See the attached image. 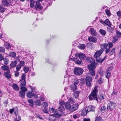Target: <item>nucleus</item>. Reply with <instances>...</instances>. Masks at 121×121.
I'll list each match as a JSON object with an SVG mask.
<instances>
[{
	"label": "nucleus",
	"mask_w": 121,
	"mask_h": 121,
	"mask_svg": "<svg viewBox=\"0 0 121 121\" xmlns=\"http://www.w3.org/2000/svg\"><path fill=\"white\" fill-rule=\"evenodd\" d=\"M97 88L98 86H95L94 89L92 91L91 93L89 94L88 96L89 100H95L98 102H99L98 99L99 95L97 94L98 91Z\"/></svg>",
	"instance_id": "obj_1"
},
{
	"label": "nucleus",
	"mask_w": 121,
	"mask_h": 121,
	"mask_svg": "<svg viewBox=\"0 0 121 121\" xmlns=\"http://www.w3.org/2000/svg\"><path fill=\"white\" fill-rule=\"evenodd\" d=\"M116 104L114 102L110 101L108 103L107 105V109L108 111H112L115 108Z\"/></svg>",
	"instance_id": "obj_2"
},
{
	"label": "nucleus",
	"mask_w": 121,
	"mask_h": 121,
	"mask_svg": "<svg viewBox=\"0 0 121 121\" xmlns=\"http://www.w3.org/2000/svg\"><path fill=\"white\" fill-rule=\"evenodd\" d=\"M83 71V70L82 69L79 68L75 67L73 70L74 73L78 75L82 74Z\"/></svg>",
	"instance_id": "obj_3"
},
{
	"label": "nucleus",
	"mask_w": 121,
	"mask_h": 121,
	"mask_svg": "<svg viewBox=\"0 0 121 121\" xmlns=\"http://www.w3.org/2000/svg\"><path fill=\"white\" fill-rule=\"evenodd\" d=\"M36 4L34 8L35 9L38 10L39 9H41L43 8L41 5V3L39 1H37L35 2Z\"/></svg>",
	"instance_id": "obj_4"
},
{
	"label": "nucleus",
	"mask_w": 121,
	"mask_h": 121,
	"mask_svg": "<svg viewBox=\"0 0 121 121\" xmlns=\"http://www.w3.org/2000/svg\"><path fill=\"white\" fill-rule=\"evenodd\" d=\"M50 112H52L55 115H56V117H60L61 115L59 114L58 112V111L57 110L53 108H52L51 110H50Z\"/></svg>",
	"instance_id": "obj_5"
},
{
	"label": "nucleus",
	"mask_w": 121,
	"mask_h": 121,
	"mask_svg": "<svg viewBox=\"0 0 121 121\" xmlns=\"http://www.w3.org/2000/svg\"><path fill=\"white\" fill-rule=\"evenodd\" d=\"M112 69V67H109L107 70L106 73L105 74V76L108 79L110 77L111 75V70Z\"/></svg>",
	"instance_id": "obj_6"
},
{
	"label": "nucleus",
	"mask_w": 121,
	"mask_h": 121,
	"mask_svg": "<svg viewBox=\"0 0 121 121\" xmlns=\"http://www.w3.org/2000/svg\"><path fill=\"white\" fill-rule=\"evenodd\" d=\"M86 111L88 112H94L95 111L94 107L92 105H90L88 107H86Z\"/></svg>",
	"instance_id": "obj_7"
},
{
	"label": "nucleus",
	"mask_w": 121,
	"mask_h": 121,
	"mask_svg": "<svg viewBox=\"0 0 121 121\" xmlns=\"http://www.w3.org/2000/svg\"><path fill=\"white\" fill-rule=\"evenodd\" d=\"M78 106L77 104L72 105L69 110L71 111H74L77 109Z\"/></svg>",
	"instance_id": "obj_8"
},
{
	"label": "nucleus",
	"mask_w": 121,
	"mask_h": 121,
	"mask_svg": "<svg viewBox=\"0 0 121 121\" xmlns=\"http://www.w3.org/2000/svg\"><path fill=\"white\" fill-rule=\"evenodd\" d=\"M106 57V55L103 58H102L100 56L97 57V58H96V61L98 63H101L105 60Z\"/></svg>",
	"instance_id": "obj_9"
},
{
	"label": "nucleus",
	"mask_w": 121,
	"mask_h": 121,
	"mask_svg": "<svg viewBox=\"0 0 121 121\" xmlns=\"http://www.w3.org/2000/svg\"><path fill=\"white\" fill-rule=\"evenodd\" d=\"M108 46V45L107 43H104L101 44L100 45L101 49L100 50H101L102 52H103L104 51V49H106Z\"/></svg>",
	"instance_id": "obj_10"
},
{
	"label": "nucleus",
	"mask_w": 121,
	"mask_h": 121,
	"mask_svg": "<svg viewBox=\"0 0 121 121\" xmlns=\"http://www.w3.org/2000/svg\"><path fill=\"white\" fill-rule=\"evenodd\" d=\"M103 52H102L101 50H100L98 51H97L95 53V54L94 55V57L95 58H97V57L100 56L101 54Z\"/></svg>",
	"instance_id": "obj_11"
},
{
	"label": "nucleus",
	"mask_w": 121,
	"mask_h": 121,
	"mask_svg": "<svg viewBox=\"0 0 121 121\" xmlns=\"http://www.w3.org/2000/svg\"><path fill=\"white\" fill-rule=\"evenodd\" d=\"M88 40L90 42L93 43H96L97 41L96 38L93 37H90L88 38Z\"/></svg>",
	"instance_id": "obj_12"
},
{
	"label": "nucleus",
	"mask_w": 121,
	"mask_h": 121,
	"mask_svg": "<svg viewBox=\"0 0 121 121\" xmlns=\"http://www.w3.org/2000/svg\"><path fill=\"white\" fill-rule=\"evenodd\" d=\"M35 95V94L30 91L27 92L26 94L27 97L30 98H32Z\"/></svg>",
	"instance_id": "obj_13"
},
{
	"label": "nucleus",
	"mask_w": 121,
	"mask_h": 121,
	"mask_svg": "<svg viewBox=\"0 0 121 121\" xmlns=\"http://www.w3.org/2000/svg\"><path fill=\"white\" fill-rule=\"evenodd\" d=\"M86 60L87 62L92 64L95 63V60L94 58L91 57H87Z\"/></svg>",
	"instance_id": "obj_14"
},
{
	"label": "nucleus",
	"mask_w": 121,
	"mask_h": 121,
	"mask_svg": "<svg viewBox=\"0 0 121 121\" xmlns=\"http://www.w3.org/2000/svg\"><path fill=\"white\" fill-rule=\"evenodd\" d=\"M9 3L7 0H2V5L5 7L8 6Z\"/></svg>",
	"instance_id": "obj_15"
},
{
	"label": "nucleus",
	"mask_w": 121,
	"mask_h": 121,
	"mask_svg": "<svg viewBox=\"0 0 121 121\" xmlns=\"http://www.w3.org/2000/svg\"><path fill=\"white\" fill-rule=\"evenodd\" d=\"M10 71L9 70H8L7 72H5L4 73V76L7 79H9L11 78V75Z\"/></svg>",
	"instance_id": "obj_16"
},
{
	"label": "nucleus",
	"mask_w": 121,
	"mask_h": 121,
	"mask_svg": "<svg viewBox=\"0 0 121 121\" xmlns=\"http://www.w3.org/2000/svg\"><path fill=\"white\" fill-rule=\"evenodd\" d=\"M55 116L51 115L49 116L48 118L49 120L50 121H55L56 120V118H57Z\"/></svg>",
	"instance_id": "obj_17"
},
{
	"label": "nucleus",
	"mask_w": 121,
	"mask_h": 121,
	"mask_svg": "<svg viewBox=\"0 0 121 121\" xmlns=\"http://www.w3.org/2000/svg\"><path fill=\"white\" fill-rule=\"evenodd\" d=\"M87 67L89 70H94L96 68V66L93 64H91L90 65H88Z\"/></svg>",
	"instance_id": "obj_18"
},
{
	"label": "nucleus",
	"mask_w": 121,
	"mask_h": 121,
	"mask_svg": "<svg viewBox=\"0 0 121 121\" xmlns=\"http://www.w3.org/2000/svg\"><path fill=\"white\" fill-rule=\"evenodd\" d=\"M64 105L65 106V108L69 110L71 106V105L70 103L68 102H67L65 103Z\"/></svg>",
	"instance_id": "obj_19"
},
{
	"label": "nucleus",
	"mask_w": 121,
	"mask_h": 121,
	"mask_svg": "<svg viewBox=\"0 0 121 121\" xmlns=\"http://www.w3.org/2000/svg\"><path fill=\"white\" fill-rule=\"evenodd\" d=\"M90 31L92 35L95 36L97 34V33L93 28H91L90 29Z\"/></svg>",
	"instance_id": "obj_20"
},
{
	"label": "nucleus",
	"mask_w": 121,
	"mask_h": 121,
	"mask_svg": "<svg viewBox=\"0 0 121 121\" xmlns=\"http://www.w3.org/2000/svg\"><path fill=\"white\" fill-rule=\"evenodd\" d=\"M78 56L80 58L83 60H85L86 58V56L84 54L81 53H79L78 55Z\"/></svg>",
	"instance_id": "obj_21"
},
{
	"label": "nucleus",
	"mask_w": 121,
	"mask_h": 121,
	"mask_svg": "<svg viewBox=\"0 0 121 121\" xmlns=\"http://www.w3.org/2000/svg\"><path fill=\"white\" fill-rule=\"evenodd\" d=\"M75 102L74 99L72 97H70L69 98L68 101L69 103L71 104L74 103Z\"/></svg>",
	"instance_id": "obj_22"
},
{
	"label": "nucleus",
	"mask_w": 121,
	"mask_h": 121,
	"mask_svg": "<svg viewBox=\"0 0 121 121\" xmlns=\"http://www.w3.org/2000/svg\"><path fill=\"white\" fill-rule=\"evenodd\" d=\"M17 63V62L16 61H12L10 64L11 68H12L15 67L16 66Z\"/></svg>",
	"instance_id": "obj_23"
},
{
	"label": "nucleus",
	"mask_w": 121,
	"mask_h": 121,
	"mask_svg": "<svg viewBox=\"0 0 121 121\" xmlns=\"http://www.w3.org/2000/svg\"><path fill=\"white\" fill-rule=\"evenodd\" d=\"M86 107L85 109L82 110L81 112V114L83 116H86L87 114V113L89 112L86 110Z\"/></svg>",
	"instance_id": "obj_24"
},
{
	"label": "nucleus",
	"mask_w": 121,
	"mask_h": 121,
	"mask_svg": "<svg viewBox=\"0 0 121 121\" xmlns=\"http://www.w3.org/2000/svg\"><path fill=\"white\" fill-rule=\"evenodd\" d=\"M64 105L62 104L60 105L58 108L59 110L61 112H62L64 111L65 108Z\"/></svg>",
	"instance_id": "obj_25"
},
{
	"label": "nucleus",
	"mask_w": 121,
	"mask_h": 121,
	"mask_svg": "<svg viewBox=\"0 0 121 121\" xmlns=\"http://www.w3.org/2000/svg\"><path fill=\"white\" fill-rule=\"evenodd\" d=\"M104 23V24L108 26H110L112 25L111 23L108 19H107L105 20Z\"/></svg>",
	"instance_id": "obj_26"
},
{
	"label": "nucleus",
	"mask_w": 121,
	"mask_h": 121,
	"mask_svg": "<svg viewBox=\"0 0 121 121\" xmlns=\"http://www.w3.org/2000/svg\"><path fill=\"white\" fill-rule=\"evenodd\" d=\"M89 73L90 74L91 76H94L95 74V71L94 70H89Z\"/></svg>",
	"instance_id": "obj_27"
},
{
	"label": "nucleus",
	"mask_w": 121,
	"mask_h": 121,
	"mask_svg": "<svg viewBox=\"0 0 121 121\" xmlns=\"http://www.w3.org/2000/svg\"><path fill=\"white\" fill-rule=\"evenodd\" d=\"M78 47L81 49L84 50L86 46L84 44H80L79 45Z\"/></svg>",
	"instance_id": "obj_28"
},
{
	"label": "nucleus",
	"mask_w": 121,
	"mask_h": 121,
	"mask_svg": "<svg viewBox=\"0 0 121 121\" xmlns=\"http://www.w3.org/2000/svg\"><path fill=\"white\" fill-rule=\"evenodd\" d=\"M12 87L13 89L17 91L19 90V87L16 84H13Z\"/></svg>",
	"instance_id": "obj_29"
},
{
	"label": "nucleus",
	"mask_w": 121,
	"mask_h": 121,
	"mask_svg": "<svg viewBox=\"0 0 121 121\" xmlns=\"http://www.w3.org/2000/svg\"><path fill=\"white\" fill-rule=\"evenodd\" d=\"M74 61H75V63L78 65H80L82 61L81 59L80 58H79L78 59H77V58H76V59Z\"/></svg>",
	"instance_id": "obj_30"
},
{
	"label": "nucleus",
	"mask_w": 121,
	"mask_h": 121,
	"mask_svg": "<svg viewBox=\"0 0 121 121\" xmlns=\"http://www.w3.org/2000/svg\"><path fill=\"white\" fill-rule=\"evenodd\" d=\"M19 93L20 95V96L22 98H24L25 97V92L23 91H20Z\"/></svg>",
	"instance_id": "obj_31"
},
{
	"label": "nucleus",
	"mask_w": 121,
	"mask_h": 121,
	"mask_svg": "<svg viewBox=\"0 0 121 121\" xmlns=\"http://www.w3.org/2000/svg\"><path fill=\"white\" fill-rule=\"evenodd\" d=\"M1 68L4 71H6L8 70L9 68L8 66L4 65L1 66Z\"/></svg>",
	"instance_id": "obj_32"
},
{
	"label": "nucleus",
	"mask_w": 121,
	"mask_h": 121,
	"mask_svg": "<svg viewBox=\"0 0 121 121\" xmlns=\"http://www.w3.org/2000/svg\"><path fill=\"white\" fill-rule=\"evenodd\" d=\"M9 56L12 57H15L16 56V53L14 52H12L9 53Z\"/></svg>",
	"instance_id": "obj_33"
},
{
	"label": "nucleus",
	"mask_w": 121,
	"mask_h": 121,
	"mask_svg": "<svg viewBox=\"0 0 121 121\" xmlns=\"http://www.w3.org/2000/svg\"><path fill=\"white\" fill-rule=\"evenodd\" d=\"M100 33L103 36H105L106 34V32L104 30L100 29L99 30Z\"/></svg>",
	"instance_id": "obj_34"
},
{
	"label": "nucleus",
	"mask_w": 121,
	"mask_h": 121,
	"mask_svg": "<svg viewBox=\"0 0 121 121\" xmlns=\"http://www.w3.org/2000/svg\"><path fill=\"white\" fill-rule=\"evenodd\" d=\"M77 88L76 86L75 85L73 84V85H71V90L73 91H75L77 90Z\"/></svg>",
	"instance_id": "obj_35"
},
{
	"label": "nucleus",
	"mask_w": 121,
	"mask_h": 121,
	"mask_svg": "<svg viewBox=\"0 0 121 121\" xmlns=\"http://www.w3.org/2000/svg\"><path fill=\"white\" fill-rule=\"evenodd\" d=\"M116 48H113L110 51L109 53V56H111L115 52Z\"/></svg>",
	"instance_id": "obj_36"
},
{
	"label": "nucleus",
	"mask_w": 121,
	"mask_h": 121,
	"mask_svg": "<svg viewBox=\"0 0 121 121\" xmlns=\"http://www.w3.org/2000/svg\"><path fill=\"white\" fill-rule=\"evenodd\" d=\"M119 37L118 36L116 35L113 37V39L112 40V42L114 43H115L118 40Z\"/></svg>",
	"instance_id": "obj_37"
},
{
	"label": "nucleus",
	"mask_w": 121,
	"mask_h": 121,
	"mask_svg": "<svg viewBox=\"0 0 121 121\" xmlns=\"http://www.w3.org/2000/svg\"><path fill=\"white\" fill-rule=\"evenodd\" d=\"M30 7L32 8L34 7H35L34 6V2L33 0H30Z\"/></svg>",
	"instance_id": "obj_38"
},
{
	"label": "nucleus",
	"mask_w": 121,
	"mask_h": 121,
	"mask_svg": "<svg viewBox=\"0 0 121 121\" xmlns=\"http://www.w3.org/2000/svg\"><path fill=\"white\" fill-rule=\"evenodd\" d=\"M4 62V64L5 65H7L9 63V61L8 58H4L3 60Z\"/></svg>",
	"instance_id": "obj_39"
},
{
	"label": "nucleus",
	"mask_w": 121,
	"mask_h": 121,
	"mask_svg": "<svg viewBox=\"0 0 121 121\" xmlns=\"http://www.w3.org/2000/svg\"><path fill=\"white\" fill-rule=\"evenodd\" d=\"M86 81H89V82H91L92 80V78L91 77L89 76H87L86 78Z\"/></svg>",
	"instance_id": "obj_40"
},
{
	"label": "nucleus",
	"mask_w": 121,
	"mask_h": 121,
	"mask_svg": "<svg viewBox=\"0 0 121 121\" xmlns=\"http://www.w3.org/2000/svg\"><path fill=\"white\" fill-rule=\"evenodd\" d=\"M21 85H22L25 86L26 85V83L25 80H21Z\"/></svg>",
	"instance_id": "obj_41"
},
{
	"label": "nucleus",
	"mask_w": 121,
	"mask_h": 121,
	"mask_svg": "<svg viewBox=\"0 0 121 121\" xmlns=\"http://www.w3.org/2000/svg\"><path fill=\"white\" fill-rule=\"evenodd\" d=\"M4 45L7 49H10L11 48L10 45L8 43H6L4 44Z\"/></svg>",
	"instance_id": "obj_42"
},
{
	"label": "nucleus",
	"mask_w": 121,
	"mask_h": 121,
	"mask_svg": "<svg viewBox=\"0 0 121 121\" xmlns=\"http://www.w3.org/2000/svg\"><path fill=\"white\" fill-rule=\"evenodd\" d=\"M95 121H103L101 118L100 116H97L95 118Z\"/></svg>",
	"instance_id": "obj_43"
},
{
	"label": "nucleus",
	"mask_w": 121,
	"mask_h": 121,
	"mask_svg": "<svg viewBox=\"0 0 121 121\" xmlns=\"http://www.w3.org/2000/svg\"><path fill=\"white\" fill-rule=\"evenodd\" d=\"M5 10L4 7L1 6H0V12L3 13H4Z\"/></svg>",
	"instance_id": "obj_44"
},
{
	"label": "nucleus",
	"mask_w": 121,
	"mask_h": 121,
	"mask_svg": "<svg viewBox=\"0 0 121 121\" xmlns=\"http://www.w3.org/2000/svg\"><path fill=\"white\" fill-rule=\"evenodd\" d=\"M28 102L29 103L31 107H33V102L32 99H30L28 100Z\"/></svg>",
	"instance_id": "obj_45"
},
{
	"label": "nucleus",
	"mask_w": 121,
	"mask_h": 121,
	"mask_svg": "<svg viewBox=\"0 0 121 121\" xmlns=\"http://www.w3.org/2000/svg\"><path fill=\"white\" fill-rule=\"evenodd\" d=\"M29 67H28L27 66H26L23 68V70L25 73H26L29 70Z\"/></svg>",
	"instance_id": "obj_46"
},
{
	"label": "nucleus",
	"mask_w": 121,
	"mask_h": 121,
	"mask_svg": "<svg viewBox=\"0 0 121 121\" xmlns=\"http://www.w3.org/2000/svg\"><path fill=\"white\" fill-rule=\"evenodd\" d=\"M105 12L106 14L108 16H110L111 15V13L108 9L106 10Z\"/></svg>",
	"instance_id": "obj_47"
},
{
	"label": "nucleus",
	"mask_w": 121,
	"mask_h": 121,
	"mask_svg": "<svg viewBox=\"0 0 121 121\" xmlns=\"http://www.w3.org/2000/svg\"><path fill=\"white\" fill-rule=\"evenodd\" d=\"M35 104L37 106H40L41 105L40 101V100H37L35 102Z\"/></svg>",
	"instance_id": "obj_48"
},
{
	"label": "nucleus",
	"mask_w": 121,
	"mask_h": 121,
	"mask_svg": "<svg viewBox=\"0 0 121 121\" xmlns=\"http://www.w3.org/2000/svg\"><path fill=\"white\" fill-rule=\"evenodd\" d=\"M91 82L89 81H86V85L89 87H90L91 86Z\"/></svg>",
	"instance_id": "obj_49"
},
{
	"label": "nucleus",
	"mask_w": 121,
	"mask_h": 121,
	"mask_svg": "<svg viewBox=\"0 0 121 121\" xmlns=\"http://www.w3.org/2000/svg\"><path fill=\"white\" fill-rule=\"evenodd\" d=\"M21 66L20 65H17L16 67V71H18L20 70V69L21 67Z\"/></svg>",
	"instance_id": "obj_50"
},
{
	"label": "nucleus",
	"mask_w": 121,
	"mask_h": 121,
	"mask_svg": "<svg viewBox=\"0 0 121 121\" xmlns=\"http://www.w3.org/2000/svg\"><path fill=\"white\" fill-rule=\"evenodd\" d=\"M20 89L22 90L21 91H24V92L26 91L27 90L26 87L23 86L21 87Z\"/></svg>",
	"instance_id": "obj_51"
},
{
	"label": "nucleus",
	"mask_w": 121,
	"mask_h": 121,
	"mask_svg": "<svg viewBox=\"0 0 121 121\" xmlns=\"http://www.w3.org/2000/svg\"><path fill=\"white\" fill-rule=\"evenodd\" d=\"M107 31L110 33H112L113 31L109 27H107Z\"/></svg>",
	"instance_id": "obj_52"
},
{
	"label": "nucleus",
	"mask_w": 121,
	"mask_h": 121,
	"mask_svg": "<svg viewBox=\"0 0 121 121\" xmlns=\"http://www.w3.org/2000/svg\"><path fill=\"white\" fill-rule=\"evenodd\" d=\"M104 95L101 94L100 96L99 99L100 100H102L104 99Z\"/></svg>",
	"instance_id": "obj_53"
},
{
	"label": "nucleus",
	"mask_w": 121,
	"mask_h": 121,
	"mask_svg": "<svg viewBox=\"0 0 121 121\" xmlns=\"http://www.w3.org/2000/svg\"><path fill=\"white\" fill-rule=\"evenodd\" d=\"M117 14L119 18H120L121 17V11H119L117 12Z\"/></svg>",
	"instance_id": "obj_54"
},
{
	"label": "nucleus",
	"mask_w": 121,
	"mask_h": 121,
	"mask_svg": "<svg viewBox=\"0 0 121 121\" xmlns=\"http://www.w3.org/2000/svg\"><path fill=\"white\" fill-rule=\"evenodd\" d=\"M43 106H44L45 108H46L48 107V104L46 102H44L43 103Z\"/></svg>",
	"instance_id": "obj_55"
},
{
	"label": "nucleus",
	"mask_w": 121,
	"mask_h": 121,
	"mask_svg": "<svg viewBox=\"0 0 121 121\" xmlns=\"http://www.w3.org/2000/svg\"><path fill=\"white\" fill-rule=\"evenodd\" d=\"M20 65L21 66H24L25 64V62L24 61H20Z\"/></svg>",
	"instance_id": "obj_56"
},
{
	"label": "nucleus",
	"mask_w": 121,
	"mask_h": 121,
	"mask_svg": "<svg viewBox=\"0 0 121 121\" xmlns=\"http://www.w3.org/2000/svg\"><path fill=\"white\" fill-rule=\"evenodd\" d=\"M117 35L118 37H121V33L119 31H117L116 32Z\"/></svg>",
	"instance_id": "obj_57"
},
{
	"label": "nucleus",
	"mask_w": 121,
	"mask_h": 121,
	"mask_svg": "<svg viewBox=\"0 0 121 121\" xmlns=\"http://www.w3.org/2000/svg\"><path fill=\"white\" fill-rule=\"evenodd\" d=\"M80 91H77L74 92V94L76 95L78 97V96Z\"/></svg>",
	"instance_id": "obj_58"
},
{
	"label": "nucleus",
	"mask_w": 121,
	"mask_h": 121,
	"mask_svg": "<svg viewBox=\"0 0 121 121\" xmlns=\"http://www.w3.org/2000/svg\"><path fill=\"white\" fill-rule=\"evenodd\" d=\"M109 48H112L113 46V43L111 42L108 43Z\"/></svg>",
	"instance_id": "obj_59"
},
{
	"label": "nucleus",
	"mask_w": 121,
	"mask_h": 121,
	"mask_svg": "<svg viewBox=\"0 0 121 121\" xmlns=\"http://www.w3.org/2000/svg\"><path fill=\"white\" fill-rule=\"evenodd\" d=\"M26 74H23L22 76V79L21 80H25V79L26 78Z\"/></svg>",
	"instance_id": "obj_60"
},
{
	"label": "nucleus",
	"mask_w": 121,
	"mask_h": 121,
	"mask_svg": "<svg viewBox=\"0 0 121 121\" xmlns=\"http://www.w3.org/2000/svg\"><path fill=\"white\" fill-rule=\"evenodd\" d=\"M13 112L14 113V114L15 115H17L18 114V110L17 109H16V110L14 109Z\"/></svg>",
	"instance_id": "obj_61"
},
{
	"label": "nucleus",
	"mask_w": 121,
	"mask_h": 121,
	"mask_svg": "<svg viewBox=\"0 0 121 121\" xmlns=\"http://www.w3.org/2000/svg\"><path fill=\"white\" fill-rule=\"evenodd\" d=\"M19 73L18 71H16L15 72V76L16 77H17L19 76Z\"/></svg>",
	"instance_id": "obj_62"
},
{
	"label": "nucleus",
	"mask_w": 121,
	"mask_h": 121,
	"mask_svg": "<svg viewBox=\"0 0 121 121\" xmlns=\"http://www.w3.org/2000/svg\"><path fill=\"white\" fill-rule=\"evenodd\" d=\"M102 78H99L98 81V83L100 84H101L103 82V80H102Z\"/></svg>",
	"instance_id": "obj_63"
},
{
	"label": "nucleus",
	"mask_w": 121,
	"mask_h": 121,
	"mask_svg": "<svg viewBox=\"0 0 121 121\" xmlns=\"http://www.w3.org/2000/svg\"><path fill=\"white\" fill-rule=\"evenodd\" d=\"M110 48H107L106 49L105 52L107 54L109 52L110 50Z\"/></svg>",
	"instance_id": "obj_64"
}]
</instances>
